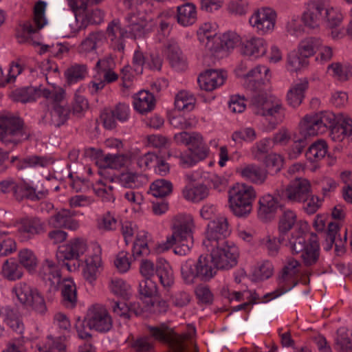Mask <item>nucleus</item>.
<instances>
[{
	"label": "nucleus",
	"instance_id": "f257e3e1",
	"mask_svg": "<svg viewBox=\"0 0 352 352\" xmlns=\"http://www.w3.org/2000/svg\"><path fill=\"white\" fill-rule=\"evenodd\" d=\"M113 325L112 319L107 309L101 305H94L87 311V316L84 320L77 319L75 328L80 339L87 340L91 338L89 332L86 331L94 329L100 333L109 331Z\"/></svg>",
	"mask_w": 352,
	"mask_h": 352
},
{
	"label": "nucleus",
	"instance_id": "f03ea898",
	"mask_svg": "<svg viewBox=\"0 0 352 352\" xmlns=\"http://www.w3.org/2000/svg\"><path fill=\"white\" fill-rule=\"evenodd\" d=\"M31 131L22 118L10 113L0 115V140L6 145L16 146L28 140Z\"/></svg>",
	"mask_w": 352,
	"mask_h": 352
},
{
	"label": "nucleus",
	"instance_id": "7ed1b4c3",
	"mask_svg": "<svg viewBox=\"0 0 352 352\" xmlns=\"http://www.w3.org/2000/svg\"><path fill=\"white\" fill-rule=\"evenodd\" d=\"M148 329L152 338L167 344L173 352H188L186 342H191V339L196 332L194 327L188 326V332L177 334L164 324L155 327L149 326Z\"/></svg>",
	"mask_w": 352,
	"mask_h": 352
},
{
	"label": "nucleus",
	"instance_id": "20e7f679",
	"mask_svg": "<svg viewBox=\"0 0 352 352\" xmlns=\"http://www.w3.org/2000/svg\"><path fill=\"white\" fill-rule=\"evenodd\" d=\"M256 194L252 186L236 184L228 190V203L233 214L239 217H245L252 210V203Z\"/></svg>",
	"mask_w": 352,
	"mask_h": 352
},
{
	"label": "nucleus",
	"instance_id": "39448f33",
	"mask_svg": "<svg viewBox=\"0 0 352 352\" xmlns=\"http://www.w3.org/2000/svg\"><path fill=\"white\" fill-rule=\"evenodd\" d=\"M217 268L210 256L201 255L197 261H186L181 267L182 277L186 284H192L196 278L202 281L210 280L216 274Z\"/></svg>",
	"mask_w": 352,
	"mask_h": 352
},
{
	"label": "nucleus",
	"instance_id": "423d86ee",
	"mask_svg": "<svg viewBox=\"0 0 352 352\" xmlns=\"http://www.w3.org/2000/svg\"><path fill=\"white\" fill-rule=\"evenodd\" d=\"M43 97L48 103L52 104V109L45 115L43 118L50 125L60 127L65 124L70 113L69 107L61 104L65 98V89H43Z\"/></svg>",
	"mask_w": 352,
	"mask_h": 352
},
{
	"label": "nucleus",
	"instance_id": "0eeeda50",
	"mask_svg": "<svg viewBox=\"0 0 352 352\" xmlns=\"http://www.w3.org/2000/svg\"><path fill=\"white\" fill-rule=\"evenodd\" d=\"M338 113L331 111H322L318 113L307 114L299 123L301 133L309 135H318L329 131L338 124Z\"/></svg>",
	"mask_w": 352,
	"mask_h": 352
},
{
	"label": "nucleus",
	"instance_id": "6e6552de",
	"mask_svg": "<svg viewBox=\"0 0 352 352\" xmlns=\"http://www.w3.org/2000/svg\"><path fill=\"white\" fill-rule=\"evenodd\" d=\"M205 247L210 252L212 261L217 269L230 270L236 265L239 252L232 243L220 239L217 245Z\"/></svg>",
	"mask_w": 352,
	"mask_h": 352
},
{
	"label": "nucleus",
	"instance_id": "1a4fd4ad",
	"mask_svg": "<svg viewBox=\"0 0 352 352\" xmlns=\"http://www.w3.org/2000/svg\"><path fill=\"white\" fill-rule=\"evenodd\" d=\"M87 249L86 241L80 238L71 239L67 244L59 246L56 252V258L59 263L62 262L68 271L76 270L80 263L78 258Z\"/></svg>",
	"mask_w": 352,
	"mask_h": 352
},
{
	"label": "nucleus",
	"instance_id": "9d476101",
	"mask_svg": "<svg viewBox=\"0 0 352 352\" xmlns=\"http://www.w3.org/2000/svg\"><path fill=\"white\" fill-rule=\"evenodd\" d=\"M194 228L193 218L190 214H178L172 220V234L166 238L162 245V250H168L177 241L193 240L192 229Z\"/></svg>",
	"mask_w": 352,
	"mask_h": 352
},
{
	"label": "nucleus",
	"instance_id": "9b49d317",
	"mask_svg": "<svg viewBox=\"0 0 352 352\" xmlns=\"http://www.w3.org/2000/svg\"><path fill=\"white\" fill-rule=\"evenodd\" d=\"M19 301L23 305L32 308L36 312L43 314L47 311L43 296L38 290L25 282L17 283L12 289Z\"/></svg>",
	"mask_w": 352,
	"mask_h": 352
},
{
	"label": "nucleus",
	"instance_id": "f8f14e48",
	"mask_svg": "<svg viewBox=\"0 0 352 352\" xmlns=\"http://www.w3.org/2000/svg\"><path fill=\"white\" fill-rule=\"evenodd\" d=\"M126 36H131L134 38L145 36L153 31L156 27V23L152 18L146 16L138 11L129 12L124 18Z\"/></svg>",
	"mask_w": 352,
	"mask_h": 352
},
{
	"label": "nucleus",
	"instance_id": "ddd939ff",
	"mask_svg": "<svg viewBox=\"0 0 352 352\" xmlns=\"http://www.w3.org/2000/svg\"><path fill=\"white\" fill-rule=\"evenodd\" d=\"M250 102L254 113L264 117H274L283 109L279 98L264 92L254 93Z\"/></svg>",
	"mask_w": 352,
	"mask_h": 352
},
{
	"label": "nucleus",
	"instance_id": "4468645a",
	"mask_svg": "<svg viewBox=\"0 0 352 352\" xmlns=\"http://www.w3.org/2000/svg\"><path fill=\"white\" fill-rule=\"evenodd\" d=\"M300 265L298 261L294 258H289L279 278L278 287L274 292L264 295L263 298H267L270 296L271 299L277 298L296 285L297 281L295 280V276L298 273V267Z\"/></svg>",
	"mask_w": 352,
	"mask_h": 352
},
{
	"label": "nucleus",
	"instance_id": "2eb2a0df",
	"mask_svg": "<svg viewBox=\"0 0 352 352\" xmlns=\"http://www.w3.org/2000/svg\"><path fill=\"white\" fill-rule=\"evenodd\" d=\"M276 17V12L272 9L261 8L252 14L249 23L258 34L265 35L274 30Z\"/></svg>",
	"mask_w": 352,
	"mask_h": 352
},
{
	"label": "nucleus",
	"instance_id": "dca6fc26",
	"mask_svg": "<svg viewBox=\"0 0 352 352\" xmlns=\"http://www.w3.org/2000/svg\"><path fill=\"white\" fill-rule=\"evenodd\" d=\"M174 141L177 144L188 146L189 151L199 159H205L208 155V148L204 142L202 135L197 132L182 131L175 133Z\"/></svg>",
	"mask_w": 352,
	"mask_h": 352
},
{
	"label": "nucleus",
	"instance_id": "f3484780",
	"mask_svg": "<svg viewBox=\"0 0 352 352\" xmlns=\"http://www.w3.org/2000/svg\"><path fill=\"white\" fill-rule=\"evenodd\" d=\"M311 186L305 178L292 181L283 192V197L292 203H305L311 195Z\"/></svg>",
	"mask_w": 352,
	"mask_h": 352
},
{
	"label": "nucleus",
	"instance_id": "a211bd4d",
	"mask_svg": "<svg viewBox=\"0 0 352 352\" xmlns=\"http://www.w3.org/2000/svg\"><path fill=\"white\" fill-rule=\"evenodd\" d=\"M230 234L227 218L218 217L208 224L206 238L203 242L204 246H214L219 243L220 239H226Z\"/></svg>",
	"mask_w": 352,
	"mask_h": 352
},
{
	"label": "nucleus",
	"instance_id": "6ab92c4d",
	"mask_svg": "<svg viewBox=\"0 0 352 352\" xmlns=\"http://www.w3.org/2000/svg\"><path fill=\"white\" fill-rule=\"evenodd\" d=\"M326 3V0H309L306 3V10L302 16L306 26L311 28L319 26L324 17Z\"/></svg>",
	"mask_w": 352,
	"mask_h": 352
},
{
	"label": "nucleus",
	"instance_id": "aec40b11",
	"mask_svg": "<svg viewBox=\"0 0 352 352\" xmlns=\"http://www.w3.org/2000/svg\"><path fill=\"white\" fill-rule=\"evenodd\" d=\"M75 17L80 21V28H85L89 25L100 24L103 21L104 13L100 9H87L86 3L80 2L76 6Z\"/></svg>",
	"mask_w": 352,
	"mask_h": 352
},
{
	"label": "nucleus",
	"instance_id": "412c9836",
	"mask_svg": "<svg viewBox=\"0 0 352 352\" xmlns=\"http://www.w3.org/2000/svg\"><path fill=\"white\" fill-rule=\"evenodd\" d=\"M228 79L226 72L218 69H207L197 77L200 88H219L225 85Z\"/></svg>",
	"mask_w": 352,
	"mask_h": 352
},
{
	"label": "nucleus",
	"instance_id": "4be33fe9",
	"mask_svg": "<svg viewBox=\"0 0 352 352\" xmlns=\"http://www.w3.org/2000/svg\"><path fill=\"white\" fill-rule=\"evenodd\" d=\"M74 212L62 209L49 219V224L55 228H66L72 231L78 229L79 221L74 218Z\"/></svg>",
	"mask_w": 352,
	"mask_h": 352
},
{
	"label": "nucleus",
	"instance_id": "5701e85b",
	"mask_svg": "<svg viewBox=\"0 0 352 352\" xmlns=\"http://www.w3.org/2000/svg\"><path fill=\"white\" fill-rule=\"evenodd\" d=\"M39 277L50 287V289H56V285L60 283V272L58 266L50 259L42 263L39 270Z\"/></svg>",
	"mask_w": 352,
	"mask_h": 352
},
{
	"label": "nucleus",
	"instance_id": "b1692460",
	"mask_svg": "<svg viewBox=\"0 0 352 352\" xmlns=\"http://www.w3.org/2000/svg\"><path fill=\"white\" fill-rule=\"evenodd\" d=\"M271 78L270 70L265 65H257L248 71L246 80L254 88L268 86Z\"/></svg>",
	"mask_w": 352,
	"mask_h": 352
},
{
	"label": "nucleus",
	"instance_id": "393cba45",
	"mask_svg": "<svg viewBox=\"0 0 352 352\" xmlns=\"http://www.w3.org/2000/svg\"><path fill=\"white\" fill-rule=\"evenodd\" d=\"M165 52L170 64L177 71H184L186 69V60L179 47L175 41H168L165 45Z\"/></svg>",
	"mask_w": 352,
	"mask_h": 352
},
{
	"label": "nucleus",
	"instance_id": "a878e982",
	"mask_svg": "<svg viewBox=\"0 0 352 352\" xmlns=\"http://www.w3.org/2000/svg\"><path fill=\"white\" fill-rule=\"evenodd\" d=\"M106 36L102 31L92 32L82 41L78 47V52L82 55L94 52L96 49L100 47L106 41Z\"/></svg>",
	"mask_w": 352,
	"mask_h": 352
},
{
	"label": "nucleus",
	"instance_id": "bb28decb",
	"mask_svg": "<svg viewBox=\"0 0 352 352\" xmlns=\"http://www.w3.org/2000/svg\"><path fill=\"white\" fill-rule=\"evenodd\" d=\"M258 216L263 221L272 219L278 209L277 199L270 194L261 197L258 201Z\"/></svg>",
	"mask_w": 352,
	"mask_h": 352
},
{
	"label": "nucleus",
	"instance_id": "cd10ccee",
	"mask_svg": "<svg viewBox=\"0 0 352 352\" xmlns=\"http://www.w3.org/2000/svg\"><path fill=\"white\" fill-rule=\"evenodd\" d=\"M241 176L246 180L257 185L264 184L267 178V170L254 164H248L238 170Z\"/></svg>",
	"mask_w": 352,
	"mask_h": 352
},
{
	"label": "nucleus",
	"instance_id": "c85d7f7f",
	"mask_svg": "<svg viewBox=\"0 0 352 352\" xmlns=\"http://www.w3.org/2000/svg\"><path fill=\"white\" fill-rule=\"evenodd\" d=\"M267 50V43L263 38L259 37H252L247 40L243 44V54L252 57L253 58H258L263 56Z\"/></svg>",
	"mask_w": 352,
	"mask_h": 352
},
{
	"label": "nucleus",
	"instance_id": "c756f323",
	"mask_svg": "<svg viewBox=\"0 0 352 352\" xmlns=\"http://www.w3.org/2000/svg\"><path fill=\"white\" fill-rule=\"evenodd\" d=\"M46 3L44 1L38 2L34 9V24L28 22L23 25V31L24 33L31 34L36 32L43 28L46 23L45 17V11Z\"/></svg>",
	"mask_w": 352,
	"mask_h": 352
},
{
	"label": "nucleus",
	"instance_id": "7c9ffc66",
	"mask_svg": "<svg viewBox=\"0 0 352 352\" xmlns=\"http://www.w3.org/2000/svg\"><path fill=\"white\" fill-rule=\"evenodd\" d=\"M61 303L68 309L76 306L78 298L76 286L73 280L64 279L60 284Z\"/></svg>",
	"mask_w": 352,
	"mask_h": 352
},
{
	"label": "nucleus",
	"instance_id": "2f4dec72",
	"mask_svg": "<svg viewBox=\"0 0 352 352\" xmlns=\"http://www.w3.org/2000/svg\"><path fill=\"white\" fill-rule=\"evenodd\" d=\"M133 99L134 109L142 114L152 111L155 106V97L147 89H140Z\"/></svg>",
	"mask_w": 352,
	"mask_h": 352
},
{
	"label": "nucleus",
	"instance_id": "473e14b6",
	"mask_svg": "<svg viewBox=\"0 0 352 352\" xmlns=\"http://www.w3.org/2000/svg\"><path fill=\"white\" fill-rule=\"evenodd\" d=\"M320 246L317 235L311 233L309 238L308 246L301 252V258L307 267L315 265L319 260Z\"/></svg>",
	"mask_w": 352,
	"mask_h": 352
},
{
	"label": "nucleus",
	"instance_id": "72a5a7b5",
	"mask_svg": "<svg viewBox=\"0 0 352 352\" xmlns=\"http://www.w3.org/2000/svg\"><path fill=\"white\" fill-rule=\"evenodd\" d=\"M155 274L164 289H169L173 285L175 282L173 271L166 261L160 259L157 261Z\"/></svg>",
	"mask_w": 352,
	"mask_h": 352
},
{
	"label": "nucleus",
	"instance_id": "f704fd0d",
	"mask_svg": "<svg viewBox=\"0 0 352 352\" xmlns=\"http://www.w3.org/2000/svg\"><path fill=\"white\" fill-rule=\"evenodd\" d=\"M10 163L18 170H22L30 167H45L52 163L50 158L37 155L28 156L24 158H19L13 156L10 159Z\"/></svg>",
	"mask_w": 352,
	"mask_h": 352
},
{
	"label": "nucleus",
	"instance_id": "c9c22d12",
	"mask_svg": "<svg viewBox=\"0 0 352 352\" xmlns=\"http://www.w3.org/2000/svg\"><path fill=\"white\" fill-rule=\"evenodd\" d=\"M19 231L30 236L43 234L46 232L45 223L38 217L25 218L21 222Z\"/></svg>",
	"mask_w": 352,
	"mask_h": 352
},
{
	"label": "nucleus",
	"instance_id": "e433bc0d",
	"mask_svg": "<svg viewBox=\"0 0 352 352\" xmlns=\"http://www.w3.org/2000/svg\"><path fill=\"white\" fill-rule=\"evenodd\" d=\"M307 236L308 234L302 230L301 227H298V229H296L292 234L288 246L293 254L301 253L308 246L309 239H307Z\"/></svg>",
	"mask_w": 352,
	"mask_h": 352
},
{
	"label": "nucleus",
	"instance_id": "4c0bfd02",
	"mask_svg": "<svg viewBox=\"0 0 352 352\" xmlns=\"http://www.w3.org/2000/svg\"><path fill=\"white\" fill-rule=\"evenodd\" d=\"M177 22L183 26H188L196 21L197 12L195 6L186 3L177 7Z\"/></svg>",
	"mask_w": 352,
	"mask_h": 352
},
{
	"label": "nucleus",
	"instance_id": "58836bf2",
	"mask_svg": "<svg viewBox=\"0 0 352 352\" xmlns=\"http://www.w3.org/2000/svg\"><path fill=\"white\" fill-rule=\"evenodd\" d=\"M43 89H13L9 96L14 102H32L43 97Z\"/></svg>",
	"mask_w": 352,
	"mask_h": 352
},
{
	"label": "nucleus",
	"instance_id": "ea45409f",
	"mask_svg": "<svg viewBox=\"0 0 352 352\" xmlns=\"http://www.w3.org/2000/svg\"><path fill=\"white\" fill-rule=\"evenodd\" d=\"M150 240L149 234L142 230L137 233L135 241H134L132 253L135 258L141 256L148 255L150 252L148 242Z\"/></svg>",
	"mask_w": 352,
	"mask_h": 352
},
{
	"label": "nucleus",
	"instance_id": "a19ab883",
	"mask_svg": "<svg viewBox=\"0 0 352 352\" xmlns=\"http://www.w3.org/2000/svg\"><path fill=\"white\" fill-rule=\"evenodd\" d=\"M284 238L280 234L278 237L266 235L259 240V245L265 250L270 256L275 257L278 255L281 243Z\"/></svg>",
	"mask_w": 352,
	"mask_h": 352
},
{
	"label": "nucleus",
	"instance_id": "79ce46f5",
	"mask_svg": "<svg viewBox=\"0 0 352 352\" xmlns=\"http://www.w3.org/2000/svg\"><path fill=\"white\" fill-rule=\"evenodd\" d=\"M308 134H303L299 129V134H295L293 137V143L287 150L289 158L295 160L300 155L305 148L308 145L307 137Z\"/></svg>",
	"mask_w": 352,
	"mask_h": 352
},
{
	"label": "nucleus",
	"instance_id": "37998d69",
	"mask_svg": "<svg viewBox=\"0 0 352 352\" xmlns=\"http://www.w3.org/2000/svg\"><path fill=\"white\" fill-rule=\"evenodd\" d=\"M194 95L186 89H182L175 96V106L179 111H192L195 104Z\"/></svg>",
	"mask_w": 352,
	"mask_h": 352
},
{
	"label": "nucleus",
	"instance_id": "c03bdc74",
	"mask_svg": "<svg viewBox=\"0 0 352 352\" xmlns=\"http://www.w3.org/2000/svg\"><path fill=\"white\" fill-rule=\"evenodd\" d=\"M184 197L192 202H199L209 195V189L203 184L194 187H185L182 190Z\"/></svg>",
	"mask_w": 352,
	"mask_h": 352
},
{
	"label": "nucleus",
	"instance_id": "a18cd8bd",
	"mask_svg": "<svg viewBox=\"0 0 352 352\" xmlns=\"http://www.w3.org/2000/svg\"><path fill=\"white\" fill-rule=\"evenodd\" d=\"M327 148V144L324 140H318L308 148L305 157L311 162L319 161L325 157Z\"/></svg>",
	"mask_w": 352,
	"mask_h": 352
},
{
	"label": "nucleus",
	"instance_id": "49530a36",
	"mask_svg": "<svg viewBox=\"0 0 352 352\" xmlns=\"http://www.w3.org/2000/svg\"><path fill=\"white\" fill-rule=\"evenodd\" d=\"M2 276L8 280L20 279L23 274L22 268L13 258L7 259L2 265Z\"/></svg>",
	"mask_w": 352,
	"mask_h": 352
},
{
	"label": "nucleus",
	"instance_id": "de8ad7c7",
	"mask_svg": "<svg viewBox=\"0 0 352 352\" xmlns=\"http://www.w3.org/2000/svg\"><path fill=\"white\" fill-rule=\"evenodd\" d=\"M87 75V68L85 65L75 64L70 66L65 72V77L68 85H72L85 79Z\"/></svg>",
	"mask_w": 352,
	"mask_h": 352
},
{
	"label": "nucleus",
	"instance_id": "09e8293b",
	"mask_svg": "<svg viewBox=\"0 0 352 352\" xmlns=\"http://www.w3.org/2000/svg\"><path fill=\"white\" fill-rule=\"evenodd\" d=\"M145 179L144 175L126 172L118 176L111 177L110 181H118L124 187L133 188L138 186L139 183Z\"/></svg>",
	"mask_w": 352,
	"mask_h": 352
},
{
	"label": "nucleus",
	"instance_id": "8fccbe9b",
	"mask_svg": "<svg viewBox=\"0 0 352 352\" xmlns=\"http://www.w3.org/2000/svg\"><path fill=\"white\" fill-rule=\"evenodd\" d=\"M174 20L175 17L173 13L172 12L165 11L160 13L153 21L154 23H156V26L157 25H159L158 33L165 37L169 34Z\"/></svg>",
	"mask_w": 352,
	"mask_h": 352
},
{
	"label": "nucleus",
	"instance_id": "3c124183",
	"mask_svg": "<svg viewBox=\"0 0 352 352\" xmlns=\"http://www.w3.org/2000/svg\"><path fill=\"white\" fill-rule=\"evenodd\" d=\"M320 46H321V40L320 38L309 37L300 42L298 51L301 56L305 57L307 60V58L314 54Z\"/></svg>",
	"mask_w": 352,
	"mask_h": 352
},
{
	"label": "nucleus",
	"instance_id": "603ef678",
	"mask_svg": "<svg viewBox=\"0 0 352 352\" xmlns=\"http://www.w3.org/2000/svg\"><path fill=\"white\" fill-rule=\"evenodd\" d=\"M297 216L296 213L290 210L285 211L279 218L278 232L282 236L287 233L291 229L296 226L298 229Z\"/></svg>",
	"mask_w": 352,
	"mask_h": 352
},
{
	"label": "nucleus",
	"instance_id": "864d4df0",
	"mask_svg": "<svg viewBox=\"0 0 352 352\" xmlns=\"http://www.w3.org/2000/svg\"><path fill=\"white\" fill-rule=\"evenodd\" d=\"M328 70L339 81H346L352 76V66L348 64L333 63L329 65Z\"/></svg>",
	"mask_w": 352,
	"mask_h": 352
},
{
	"label": "nucleus",
	"instance_id": "5fc2aeb1",
	"mask_svg": "<svg viewBox=\"0 0 352 352\" xmlns=\"http://www.w3.org/2000/svg\"><path fill=\"white\" fill-rule=\"evenodd\" d=\"M150 190L155 197H164L171 194L173 184L164 179H156L151 184Z\"/></svg>",
	"mask_w": 352,
	"mask_h": 352
},
{
	"label": "nucleus",
	"instance_id": "6e6d98bb",
	"mask_svg": "<svg viewBox=\"0 0 352 352\" xmlns=\"http://www.w3.org/2000/svg\"><path fill=\"white\" fill-rule=\"evenodd\" d=\"M335 344L338 352H352V342L348 331L344 327H340L337 330Z\"/></svg>",
	"mask_w": 352,
	"mask_h": 352
},
{
	"label": "nucleus",
	"instance_id": "4d7b16f0",
	"mask_svg": "<svg viewBox=\"0 0 352 352\" xmlns=\"http://www.w3.org/2000/svg\"><path fill=\"white\" fill-rule=\"evenodd\" d=\"M19 263L30 272L35 270L37 265V258L32 251L23 249L19 252Z\"/></svg>",
	"mask_w": 352,
	"mask_h": 352
},
{
	"label": "nucleus",
	"instance_id": "13d9d810",
	"mask_svg": "<svg viewBox=\"0 0 352 352\" xmlns=\"http://www.w3.org/2000/svg\"><path fill=\"white\" fill-rule=\"evenodd\" d=\"M206 49L210 52L211 55L217 58H222L226 56V54L223 45L220 35L214 36L205 43Z\"/></svg>",
	"mask_w": 352,
	"mask_h": 352
},
{
	"label": "nucleus",
	"instance_id": "bf43d9fd",
	"mask_svg": "<svg viewBox=\"0 0 352 352\" xmlns=\"http://www.w3.org/2000/svg\"><path fill=\"white\" fill-rule=\"evenodd\" d=\"M139 294L141 298H152L157 294V285L151 278H145L139 283Z\"/></svg>",
	"mask_w": 352,
	"mask_h": 352
},
{
	"label": "nucleus",
	"instance_id": "052dcab7",
	"mask_svg": "<svg viewBox=\"0 0 352 352\" xmlns=\"http://www.w3.org/2000/svg\"><path fill=\"white\" fill-rule=\"evenodd\" d=\"M110 288L115 295L124 299H128L131 295V286L122 279L112 280Z\"/></svg>",
	"mask_w": 352,
	"mask_h": 352
},
{
	"label": "nucleus",
	"instance_id": "680f3d73",
	"mask_svg": "<svg viewBox=\"0 0 352 352\" xmlns=\"http://www.w3.org/2000/svg\"><path fill=\"white\" fill-rule=\"evenodd\" d=\"M4 322L13 331L21 333L23 330V323L17 314L10 309H6L4 313Z\"/></svg>",
	"mask_w": 352,
	"mask_h": 352
},
{
	"label": "nucleus",
	"instance_id": "e2e57ef3",
	"mask_svg": "<svg viewBox=\"0 0 352 352\" xmlns=\"http://www.w3.org/2000/svg\"><path fill=\"white\" fill-rule=\"evenodd\" d=\"M324 16L327 19L328 25L331 28L339 26L343 19V16L340 11L337 8L328 7L327 2L326 3Z\"/></svg>",
	"mask_w": 352,
	"mask_h": 352
},
{
	"label": "nucleus",
	"instance_id": "0e129e2a",
	"mask_svg": "<svg viewBox=\"0 0 352 352\" xmlns=\"http://www.w3.org/2000/svg\"><path fill=\"white\" fill-rule=\"evenodd\" d=\"M217 25L211 23H206L201 25L197 30L198 39L201 43H206L217 36Z\"/></svg>",
	"mask_w": 352,
	"mask_h": 352
},
{
	"label": "nucleus",
	"instance_id": "69168bd1",
	"mask_svg": "<svg viewBox=\"0 0 352 352\" xmlns=\"http://www.w3.org/2000/svg\"><path fill=\"white\" fill-rule=\"evenodd\" d=\"M256 131L251 127H247L236 131L232 135V140L235 143H241L243 141L252 142L256 139Z\"/></svg>",
	"mask_w": 352,
	"mask_h": 352
},
{
	"label": "nucleus",
	"instance_id": "338daca9",
	"mask_svg": "<svg viewBox=\"0 0 352 352\" xmlns=\"http://www.w3.org/2000/svg\"><path fill=\"white\" fill-rule=\"evenodd\" d=\"M308 64L307 60L296 52H292L287 57V68L290 71H298Z\"/></svg>",
	"mask_w": 352,
	"mask_h": 352
},
{
	"label": "nucleus",
	"instance_id": "774afa93",
	"mask_svg": "<svg viewBox=\"0 0 352 352\" xmlns=\"http://www.w3.org/2000/svg\"><path fill=\"white\" fill-rule=\"evenodd\" d=\"M131 347L135 352H154V344L149 337L136 339L132 342Z\"/></svg>",
	"mask_w": 352,
	"mask_h": 352
}]
</instances>
